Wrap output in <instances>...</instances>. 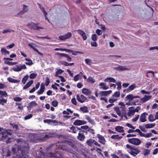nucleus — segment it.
<instances>
[{"instance_id": "1", "label": "nucleus", "mask_w": 158, "mask_h": 158, "mask_svg": "<svg viewBox=\"0 0 158 158\" xmlns=\"http://www.w3.org/2000/svg\"><path fill=\"white\" fill-rule=\"evenodd\" d=\"M128 141L129 143L133 144L136 145H139L141 143V141L137 138H132L128 139Z\"/></svg>"}, {"instance_id": "2", "label": "nucleus", "mask_w": 158, "mask_h": 158, "mask_svg": "<svg viewBox=\"0 0 158 158\" xmlns=\"http://www.w3.org/2000/svg\"><path fill=\"white\" fill-rule=\"evenodd\" d=\"M38 24H35L34 23H32L27 25V26L31 30H39L40 29H43V27H38Z\"/></svg>"}, {"instance_id": "3", "label": "nucleus", "mask_w": 158, "mask_h": 158, "mask_svg": "<svg viewBox=\"0 0 158 158\" xmlns=\"http://www.w3.org/2000/svg\"><path fill=\"white\" fill-rule=\"evenodd\" d=\"M75 31H77L79 34L81 35L82 37L83 40H86L87 37L86 33L81 30H78Z\"/></svg>"}, {"instance_id": "4", "label": "nucleus", "mask_w": 158, "mask_h": 158, "mask_svg": "<svg viewBox=\"0 0 158 158\" xmlns=\"http://www.w3.org/2000/svg\"><path fill=\"white\" fill-rule=\"evenodd\" d=\"M77 99L79 102L81 103L84 102L87 100V98L82 95H81L80 96L79 95L77 94Z\"/></svg>"}, {"instance_id": "5", "label": "nucleus", "mask_w": 158, "mask_h": 158, "mask_svg": "<svg viewBox=\"0 0 158 158\" xmlns=\"http://www.w3.org/2000/svg\"><path fill=\"white\" fill-rule=\"evenodd\" d=\"M86 122L84 120H77L73 123V124L75 125H81L86 124Z\"/></svg>"}, {"instance_id": "6", "label": "nucleus", "mask_w": 158, "mask_h": 158, "mask_svg": "<svg viewBox=\"0 0 158 158\" xmlns=\"http://www.w3.org/2000/svg\"><path fill=\"white\" fill-rule=\"evenodd\" d=\"M56 55H59L62 57H64L67 58V60L68 61H70L71 60L72 58L68 55L62 53H59L57 52L56 54Z\"/></svg>"}, {"instance_id": "7", "label": "nucleus", "mask_w": 158, "mask_h": 158, "mask_svg": "<svg viewBox=\"0 0 158 158\" xmlns=\"http://www.w3.org/2000/svg\"><path fill=\"white\" fill-rule=\"evenodd\" d=\"M152 97V96H147L145 95L144 97L141 98V100L142 102L143 103L150 99Z\"/></svg>"}, {"instance_id": "8", "label": "nucleus", "mask_w": 158, "mask_h": 158, "mask_svg": "<svg viewBox=\"0 0 158 158\" xmlns=\"http://www.w3.org/2000/svg\"><path fill=\"white\" fill-rule=\"evenodd\" d=\"M112 92V91L111 90L107 91H100L99 94L101 96H106Z\"/></svg>"}, {"instance_id": "9", "label": "nucleus", "mask_w": 158, "mask_h": 158, "mask_svg": "<svg viewBox=\"0 0 158 158\" xmlns=\"http://www.w3.org/2000/svg\"><path fill=\"white\" fill-rule=\"evenodd\" d=\"M45 86L44 84H42L40 85V90L37 91V94L38 95H40L42 94L44 92L45 89Z\"/></svg>"}, {"instance_id": "10", "label": "nucleus", "mask_w": 158, "mask_h": 158, "mask_svg": "<svg viewBox=\"0 0 158 158\" xmlns=\"http://www.w3.org/2000/svg\"><path fill=\"white\" fill-rule=\"evenodd\" d=\"M114 69L116 70H119L120 71H122L124 70H129V69L126 68L124 66L122 65H119L118 67L114 68Z\"/></svg>"}, {"instance_id": "11", "label": "nucleus", "mask_w": 158, "mask_h": 158, "mask_svg": "<svg viewBox=\"0 0 158 158\" xmlns=\"http://www.w3.org/2000/svg\"><path fill=\"white\" fill-rule=\"evenodd\" d=\"M148 114L144 112L140 116V120L142 122H144L146 121V115H147Z\"/></svg>"}, {"instance_id": "12", "label": "nucleus", "mask_w": 158, "mask_h": 158, "mask_svg": "<svg viewBox=\"0 0 158 158\" xmlns=\"http://www.w3.org/2000/svg\"><path fill=\"white\" fill-rule=\"evenodd\" d=\"M82 93L86 95H89L91 94V92L89 89L86 88H84L82 89Z\"/></svg>"}, {"instance_id": "13", "label": "nucleus", "mask_w": 158, "mask_h": 158, "mask_svg": "<svg viewBox=\"0 0 158 158\" xmlns=\"http://www.w3.org/2000/svg\"><path fill=\"white\" fill-rule=\"evenodd\" d=\"M85 138V136L83 134V133H78V135L77 136V139L80 140L82 141Z\"/></svg>"}, {"instance_id": "14", "label": "nucleus", "mask_w": 158, "mask_h": 158, "mask_svg": "<svg viewBox=\"0 0 158 158\" xmlns=\"http://www.w3.org/2000/svg\"><path fill=\"white\" fill-rule=\"evenodd\" d=\"M123 127L120 126H117L115 127V130L116 131L120 133L123 132H124V130H123Z\"/></svg>"}, {"instance_id": "15", "label": "nucleus", "mask_w": 158, "mask_h": 158, "mask_svg": "<svg viewBox=\"0 0 158 158\" xmlns=\"http://www.w3.org/2000/svg\"><path fill=\"white\" fill-rule=\"evenodd\" d=\"M99 85L101 86L100 88L104 90L107 89L109 88V87L107 86L106 85L105 83L104 82L101 83L99 84Z\"/></svg>"}, {"instance_id": "16", "label": "nucleus", "mask_w": 158, "mask_h": 158, "mask_svg": "<svg viewBox=\"0 0 158 158\" xmlns=\"http://www.w3.org/2000/svg\"><path fill=\"white\" fill-rule=\"evenodd\" d=\"M108 81H109L110 82L114 83L116 82V80L114 78L111 77L106 78L104 80V81L105 82Z\"/></svg>"}, {"instance_id": "17", "label": "nucleus", "mask_w": 158, "mask_h": 158, "mask_svg": "<svg viewBox=\"0 0 158 158\" xmlns=\"http://www.w3.org/2000/svg\"><path fill=\"white\" fill-rule=\"evenodd\" d=\"M136 84H133L131 85H130L128 88H127V91H128L130 92L131 91L133 90L135 88H136Z\"/></svg>"}, {"instance_id": "18", "label": "nucleus", "mask_w": 158, "mask_h": 158, "mask_svg": "<svg viewBox=\"0 0 158 158\" xmlns=\"http://www.w3.org/2000/svg\"><path fill=\"white\" fill-rule=\"evenodd\" d=\"M33 80H31L28 82L23 87V89H26L29 87L33 83Z\"/></svg>"}, {"instance_id": "19", "label": "nucleus", "mask_w": 158, "mask_h": 158, "mask_svg": "<svg viewBox=\"0 0 158 158\" xmlns=\"http://www.w3.org/2000/svg\"><path fill=\"white\" fill-rule=\"evenodd\" d=\"M0 133H1L2 135L1 137V139L2 140L6 139L8 136L7 133L6 132H0Z\"/></svg>"}, {"instance_id": "20", "label": "nucleus", "mask_w": 158, "mask_h": 158, "mask_svg": "<svg viewBox=\"0 0 158 158\" xmlns=\"http://www.w3.org/2000/svg\"><path fill=\"white\" fill-rule=\"evenodd\" d=\"M7 80L10 82L12 83H18L20 81V80L15 79L11 77H8L7 78Z\"/></svg>"}, {"instance_id": "21", "label": "nucleus", "mask_w": 158, "mask_h": 158, "mask_svg": "<svg viewBox=\"0 0 158 158\" xmlns=\"http://www.w3.org/2000/svg\"><path fill=\"white\" fill-rule=\"evenodd\" d=\"M125 99L126 100H128L129 102L131 101L134 99L133 95L132 94H130L126 96Z\"/></svg>"}, {"instance_id": "22", "label": "nucleus", "mask_w": 158, "mask_h": 158, "mask_svg": "<svg viewBox=\"0 0 158 158\" xmlns=\"http://www.w3.org/2000/svg\"><path fill=\"white\" fill-rule=\"evenodd\" d=\"M80 110L84 113H87L88 112V107L85 106L81 107Z\"/></svg>"}, {"instance_id": "23", "label": "nucleus", "mask_w": 158, "mask_h": 158, "mask_svg": "<svg viewBox=\"0 0 158 158\" xmlns=\"http://www.w3.org/2000/svg\"><path fill=\"white\" fill-rule=\"evenodd\" d=\"M94 140L93 139H90L87 141L86 143L89 146H91L92 145V143H94Z\"/></svg>"}, {"instance_id": "24", "label": "nucleus", "mask_w": 158, "mask_h": 158, "mask_svg": "<svg viewBox=\"0 0 158 158\" xmlns=\"http://www.w3.org/2000/svg\"><path fill=\"white\" fill-rule=\"evenodd\" d=\"M1 51L2 54L6 55L9 54V52L6 50V48H2Z\"/></svg>"}, {"instance_id": "25", "label": "nucleus", "mask_w": 158, "mask_h": 158, "mask_svg": "<svg viewBox=\"0 0 158 158\" xmlns=\"http://www.w3.org/2000/svg\"><path fill=\"white\" fill-rule=\"evenodd\" d=\"M155 126V124L151 123V124H147L145 125V127L146 128H150L153 127Z\"/></svg>"}, {"instance_id": "26", "label": "nucleus", "mask_w": 158, "mask_h": 158, "mask_svg": "<svg viewBox=\"0 0 158 158\" xmlns=\"http://www.w3.org/2000/svg\"><path fill=\"white\" fill-rule=\"evenodd\" d=\"M14 31L10 29H7L6 30H4L3 31L2 33L3 34L7 33H10L11 32H14Z\"/></svg>"}, {"instance_id": "27", "label": "nucleus", "mask_w": 158, "mask_h": 158, "mask_svg": "<svg viewBox=\"0 0 158 158\" xmlns=\"http://www.w3.org/2000/svg\"><path fill=\"white\" fill-rule=\"evenodd\" d=\"M16 67H14L13 69L15 72H19L21 70L20 65H17Z\"/></svg>"}, {"instance_id": "28", "label": "nucleus", "mask_w": 158, "mask_h": 158, "mask_svg": "<svg viewBox=\"0 0 158 158\" xmlns=\"http://www.w3.org/2000/svg\"><path fill=\"white\" fill-rule=\"evenodd\" d=\"M28 77V75H26L23 78L22 81L23 84H25L26 81L27 80Z\"/></svg>"}, {"instance_id": "29", "label": "nucleus", "mask_w": 158, "mask_h": 158, "mask_svg": "<svg viewBox=\"0 0 158 158\" xmlns=\"http://www.w3.org/2000/svg\"><path fill=\"white\" fill-rule=\"evenodd\" d=\"M143 154L145 156H147L150 154V150L149 149H144L143 150Z\"/></svg>"}, {"instance_id": "30", "label": "nucleus", "mask_w": 158, "mask_h": 158, "mask_svg": "<svg viewBox=\"0 0 158 158\" xmlns=\"http://www.w3.org/2000/svg\"><path fill=\"white\" fill-rule=\"evenodd\" d=\"M48 157H54L55 158H58V154L56 153L54 154L53 153H50L48 155Z\"/></svg>"}, {"instance_id": "31", "label": "nucleus", "mask_w": 158, "mask_h": 158, "mask_svg": "<svg viewBox=\"0 0 158 158\" xmlns=\"http://www.w3.org/2000/svg\"><path fill=\"white\" fill-rule=\"evenodd\" d=\"M64 72V70L61 69H59L56 73L55 76L56 77L58 76V74H60Z\"/></svg>"}, {"instance_id": "32", "label": "nucleus", "mask_w": 158, "mask_h": 158, "mask_svg": "<svg viewBox=\"0 0 158 158\" xmlns=\"http://www.w3.org/2000/svg\"><path fill=\"white\" fill-rule=\"evenodd\" d=\"M86 119L90 123H91L92 124L94 125V120L91 119L89 116H87Z\"/></svg>"}, {"instance_id": "33", "label": "nucleus", "mask_w": 158, "mask_h": 158, "mask_svg": "<svg viewBox=\"0 0 158 158\" xmlns=\"http://www.w3.org/2000/svg\"><path fill=\"white\" fill-rule=\"evenodd\" d=\"M134 108V107L132 106L129 108V111L130 112L131 114L132 115H134L135 113V111H134L133 109V108Z\"/></svg>"}, {"instance_id": "34", "label": "nucleus", "mask_w": 158, "mask_h": 158, "mask_svg": "<svg viewBox=\"0 0 158 158\" xmlns=\"http://www.w3.org/2000/svg\"><path fill=\"white\" fill-rule=\"evenodd\" d=\"M87 81L88 82H91L92 83H93L95 82L94 79L91 77H89L87 79Z\"/></svg>"}, {"instance_id": "35", "label": "nucleus", "mask_w": 158, "mask_h": 158, "mask_svg": "<svg viewBox=\"0 0 158 158\" xmlns=\"http://www.w3.org/2000/svg\"><path fill=\"white\" fill-rule=\"evenodd\" d=\"M65 39H68L70 38L72 36V34L71 33L69 32L66 34L64 35Z\"/></svg>"}, {"instance_id": "36", "label": "nucleus", "mask_w": 158, "mask_h": 158, "mask_svg": "<svg viewBox=\"0 0 158 158\" xmlns=\"http://www.w3.org/2000/svg\"><path fill=\"white\" fill-rule=\"evenodd\" d=\"M0 94L2 96L6 97L8 96L7 93L5 91L0 90Z\"/></svg>"}, {"instance_id": "37", "label": "nucleus", "mask_w": 158, "mask_h": 158, "mask_svg": "<svg viewBox=\"0 0 158 158\" xmlns=\"http://www.w3.org/2000/svg\"><path fill=\"white\" fill-rule=\"evenodd\" d=\"M156 119L155 118V119L154 118V116L150 114L148 116V119L150 122H153Z\"/></svg>"}, {"instance_id": "38", "label": "nucleus", "mask_w": 158, "mask_h": 158, "mask_svg": "<svg viewBox=\"0 0 158 158\" xmlns=\"http://www.w3.org/2000/svg\"><path fill=\"white\" fill-rule=\"evenodd\" d=\"M37 105V104L35 101H32L30 103L29 106L32 107L33 106H35Z\"/></svg>"}, {"instance_id": "39", "label": "nucleus", "mask_w": 158, "mask_h": 158, "mask_svg": "<svg viewBox=\"0 0 158 158\" xmlns=\"http://www.w3.org/2000/svg\"><path fill=\"white\" fill-rule=\"evenodd\" d=\"M97 137L99 139V140H103L104 141V142L106 141L102 135H100L99 134H98L97 135Z\"/></svg>"}, {"instance_id": "40", "label": "nucleus", "mask_w": 158, "mask_h": 158, "mask_svg": "<svg viewBox=\"0 0 158 158\" xmlns=\"http://www.w3.org/2000/svg\"><path fill=\"white\" fill-rule=\"evenodd\" d=\"M27 6L26 5H23V8L22 10L25 13L28 10Z\"/></svg>"}, {"instance_id": "41", "label": "nucleus", "mask_w": 158, "mask_h": 158, "mask_svg": "<svg viewBox=\"0 0 158 158\" xmlns=\"http://www.w3.org/2000/svg\"><path fill=\"white\" fill-rule=\"evenodd\" d=\"M37 76V74L32 73L30 74L29 78L31 79H34Z\"/></svg>"}, {"instance_id": "42", "label": "nucleus", "mask_w": 158, "mask_h": 158, "mask_svg": "<svg viewBox=\"0 0 158 158\" xmlns=\"http://www.w3.org/2000/svg\"><path fill=\"white\" fill-rule=\"evenodd\" d=\"M129 153L132 155L133 156H136V155H137L138 153H139V152H134L133 151H131L130 152H129Z\"/></svg>"}, {"instance_id": "43", "label": "nucleus", "mask_w": 158, "mask_h": 158, "mask_svg": "<svg viewBox=\"0 0 158 158\" xmlns=\"http://www.w3.org/2000/svg\"><path fill=\"white\" fill-rule=\"evenodd\" d=\"M80 77V74H77L74 77L73 80L75 81H77Z\"/></svg>"}, {"instance_id": "44", "label": "nucleus", "mask_w": 158, "mask_h": 158, "mask_svg": "<svg viewBox=\"0 0 158 158\" xmlns=\"http://www.w3.org/2000/svg\"><path fill=\"white\" fill-rule=\"evenodd\" d=\"M7 102V100L5 99L2 98L0 99V104L2 105H4V103H6Z\"/></svg>"}, {"instance_id": "45", "label": "nucleus", "mask_w": 158, "mask_h": 158, "mask_svg": "<svg viewBox=\"0 0 158 158\" xmlns=\"http://www.w3.org/2000/svg\"><path fill=\"white\" fill-rule=\"evenodd\" d=\"M116 84L118 85L117 89L119 90L120 89L122 88L121 83V82H118L116 83Z\"/></svg>"}, {"instance_id": "46", "label": "nucleus", "mask_w": 158, "mask_h": 158, "mask_svg": "<svg viewBox=\"0 0 158 158\" xmlns=\"http://www.w3.org/2000/svg\"><path fill=\"white\" fill-rule=\"evenodd\" d=\"M92 39L94 41H96L97 39V36L95 34H93L92 35Z\"/></svg>"}, {"instance_id": "47", "label": "nucleus", "mask_w": 158, "mask_h": 158, "mask_svg": "<svg viewBox=\"0 0 158 158\" xmlns=\"http://www.w3.org/2000/svg\"><path fill=\"white\" fill-rule=\"evenodd\" d=\"M50 82V80L49 79V78L47 77L46 78V80H45V85L46 86H48Z\"/></svg>"}, {"instance_id": "48", "label": "nucleus", "mask_w": 158, "mask_h": 158, "mask_svg": "<svg viewBox=\"0 0 158 158\" xmlns=\"http://www.w3.org/2000/svg\"><path fill=\"white\" fill-rule=\"evenodd\" d=\"M154 72L152 71H148V72H147V74H146V76L147 77H149V76L148 74V73H152V75H153V77H155V78H156V76L154 74Z\"/></svg>"}, {"instance_id": "49", "label": "nucleus", "mask_w": 158, "mask_h": 158, "mask_svg": "<svg viewBox=\"0 0 158 158\" xmlns=\"http://www.w3.org/2000/svg\"><path fill=\"white\" fill-rule=\"evenodd\" d=\"M58 102L56 100H54L52 102V105L54 107H56L58 105Z\"/></svg>"}, {"instance_id": "50", "label": "nucleus", "mask_w": 158, "mask_h": 158, "mask_svg": "<svg viewBox=\"0 0 158 158\" xmlns=\"http://www.w3.org/2000/svg\"><path fill=\"white\" fill-rule=\"evenodd\" d=\"M120 95V91L118 92H116L113 95V96L115 97H119Z\"/></svg>"}, {"instance_id": "51", "label": "nucleus", "mask_w": 158, "mask_h": 158, "mask_svg": "<svg viewBox=\"0 0 158 158\" xmlns=\"http://www.w3.org/2000/svg\"><path fill=\"white\" fill-rule=\"evenodd\" d=\"M141 93L143 94H149L151 92V91H146L144 90H142L141 91Z\"/></svg>"}, {"instance_id": "52", "label": "nucleus", "mask_w": 158, "mask_h": 158, "mask_svg": "<svg viewBox=\"0 0 158 158\" xmlns=\"http://www.w3.org/2000/svg\"><path fill=\"white\" fill-rule=\"evenodd\" d=\"M24 13L22 11H20L19 13L17 14L16 15V16H19V15H21L20 17H22V15H23Z\"/></svg>"}, {"instance_id": "53", "label": "nucleus", "mask_w": 158, "mask_h": 158, "mask_svg": "<svg viewBox=\"0 0 158 158\" xmlns=\"http://www.w3.org/2000/svg\"><path fill=\"white\" fill-rule=\"evenodd\" d=\"M77 53H79V54H83V52H81L79 51H76L74 52H72V54L74 56H76L77 55Z\"/></svg>"}, {"instance_id": "54", "label": "nucleus", "mask_w": 158, "mask_h": 158, "mask_svg": "<svg viewBox=\"0 0 158 158\" xmlns=\"http://www.w3.org/2000/svg\"><path fill=\"white\" fill-rule=\"evenodd\" d=\"M6 133H7V135H11L12 134V131L11 130H7L6 131Z\"/></svg>"}, {"instance_id": "55", "label": "nucleus", "mask_w": 158, "mask_h": 158, "mask_svg": "<svg viewBox=\"0 0 158 158\" xmlns=\"http://www.w3.org/2000/svg\"><path fill=\"white\" fill-rule=\"evenodd\" d=\"M28 46L32 48L36 52L38 50L36 48H35L33 45L31 44H28Z\"/></svg>"}, {"instance_id": "56", "label": "nucleus", "mask_w": 158, "mask_h": 158, "mask_svg": "<svg viewBox=\"0 0 158 158\" xmlns=\"http://www.w3.org/2000/svg\"><path fill=\"white\" fill-rule=\"evenodd\" d=\"M71 102L73 104H74V105H77V102L76 101V99L75 98H73L71 100Z\"/></svg>"}, {"instance_id": "57", "label": "nucleus", "mask_w": 158, "mask_h": 158, "mask_svg": "<svg viewBox=\"0 0 158 158\" xmlns=\"http://www.w3.org/2000/svg\"><path fill=\"white\" fill-rule=\"evenodd\" d=\"M32 114H29V115H26L24 119L25 120H27V119H30V118H31L32 117Z\"/></svg>"}, {"instance_id": "58", "label": "nucleus", "mask_w": 158, "mask_h": 158, "mask_svg": "<svg viewBox=\"0 0 158 158\" xmlns=\"http://www.w3.org/2000/svg\"><path fill=\"white\" fill-rule=\"evenodd\" d=\"M96 33L98 35H100L102 34V32L101 30L98 29L96 31Z\"/></svg>"}, {"instance_id": "59", "label": "nucleus", "mask_w": 158, "mask_h": 158, "mask_svg": "<svg viewBox=\"0 0 158 158\" xmlns=\"http://www.w3.org/2000/svg\"><path fill=\"white\" fill-rule=\"evenodd\" d=\"M126 125L127 126L129 127L130 128H132V129H135V127H134L133 126L130 124L129 123H127L126 124Z\"/></svg>"}, {"instance_id": "60", "label": "nucleus", "mask_w": 158, "mask_h": 158, "mask_svg": "<svg viewBox=\"0 0 158 158\" xmlns=\"http://www.w3.org/2000/svg\"><path fill=\"white\" fill-rule=\"evenodd\" d=\"M131 151H134L135 152H140L139 149L137 148L134 147H132V148H131Z\"/></svg>"}, {"instance_id": "61", "label": "nucleus", "mask_w": 158, "mask_h": 158, "mask_svg": "<svg viewBox=\"0 0 158 158\" xmlns=\"http://www.w3.org/2000/svg\"><path fill=\"white\" fill-rule=\"evenodd\" d=\"M14 100L16 102H19L21 101L22 99L19 97H15L14 98Z\"/></svg>"}, {"instance_id": "62", "label": "nucleus", "mask_w": 158, "mask_h": 158, "mask_svg": "<svg viewBox=\"0 0 158 158\" xmlns=\"http://www.w3.org/2000/svg\"><path fill=\"white\" fill-rule=\"evenodd\" d=\"M58 38L59 40H66L64 35L59 36Z\"/></svg>"}, {"instance_id": "63", "label": "nucleus", "mask_w": 158, "mask_h": 158, "mask_svg": "<svg viewBox=\"0 0 158 158\" xmlns=\"http://www.w3.org/2000/svg\"><path fill=\"white\" fill-rule=\"evenodd\" d=\"M139 128L140 129L143 131L144 132H146L147 131L143 127L141 126H139Z\"/></svg>"}, {"instance_id": "64", "label": "nucleus", "mask_w": 158, "mask_h": 158, "mask_svg": "<svg viewBox=\"0 0 158 158\" xmlns=\"http://www.w3.org/2000/svg\"><path fill=\"white\" fill-rule=\"evenodd\" d=\"M12 125L14 128H15L16 130H18L19 129V126L18 125L15 124H12Z\"/></svg>"}]
</instances>
